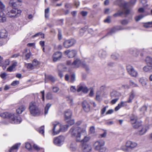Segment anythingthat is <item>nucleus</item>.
Returning a JSON list of instances; mask_svg holds the SVG:
<instances>
[{"label": "nucleus", "instance_id": "nucleus-1", "mask_svg": "<svg viewBox=\"0 0 152 152\" xmlns=\"http://www.w3.org/2000/svg\"><path fill=\"white\" fill-rule=\"evenodd\" d=\"M69 132L72 136L75 137L77 142H86L90 139L89 137L86 136V132L85 128L73 126L70 129Z\"/></svg>", "mask_w": 152, "mask_h": 152}, {"label": "nucleus", "instance_id": "nucleus-2", "mask_svg": "<svg viewBox=\"0 0 152 152\" xmlns=\"http://www.w3.org/2000/svg\"><path fill=\"white\" fill-rule=\"evenodd\" d=\"M29 108L31 113L33 115H38L39 114V110L35 102H31L29 104Z\"/></svg>", "mask_w": 152, "mask_h": 152}, {"label": "nucleus", "instance_id": "nucleus-3", "mask_svg": "<svg viewBox=\"0 0 152 152\" xmlns=\"http://www.w3.org/2000/svg\"><path fill=\"white\" fill-rule=\"evenodd\" d=\"M22 11L17 8H12L7 13L8 16L10 18H16L19 16L20 15Z\"/></svg>", "mask_w": 152, "mask_h": 152}, {"label": "nucleus", "instance_id": "nucleus-4", "mask_svg": "<svg viewBox=\"0 0 152 152\" xmlns=\"http://www.w3.org/2000/svg\"><path fill=\"white\" fill-rule=\"evenodd\" d=\"M53 128L52 134L55 135L58 134L61 132V127L60 124L58 122H53Z\"/></svg>", "mask_w": 152, "mask_h": 152}, {"label": "nucleus", "instance_id": "nucleus-5", "mask_svg": "<svg viewBox=\"0 0 152 152\" xmlns=\"http://www.w3.org/2000/svg\"><path fill=\"white\" fill-rule=\"evenodd\" d=\"M10 122L13 124H19L21 121V119L19 116L14 114H11L10 117Z\"/></svg>", "mask_w": 152, "mask_h": 152}, {"label": "nucleus", "instance_id": "nucleus-6", "mask_svg": "<svg viewBox=\"0 0 152 152\" xmlns=\"http://www.w3.org/2000/svg\"><path fill=\"white\" fill-rule=\"evenodd\" d=\"M5 6L0 1V22L3 23L6 20V18L5 15L3 12Z\"/></svg>", "mask_w": 152, "mask_h": 152}, {"label": "nucleus", "instance_id": "nucleus-7", "mask_svg": "<svg viewBox=\"0 0 152 152\" xmlns=\"http://www.w3.org/2000/svg\"><path fill=\"white\" fill-rule=\"evenodd\" d=\"M64 140V137L60 135L54 138L53 142L55 145L58 146H61L63 144Z\"/></svg>", "mask_w": 152, "mask_h": 152}, {"label": "nucleus", "instance_id": "nucleus-8", "mask_svg": "<svg viewBox=\"0 0 152 152\" xmlns=\"http://www.w3.org/2000/svg\"><path fill=\"white\" fill-rule=\"evenodd\" d=\"M105 144L104 141L101 140L96 141L94 144L95 149L96 150H100L103 148Z\"/></svg>", "mask_w": 152, "mask_h": 152}, {"label": "nucleus", "instance_id": "nucleus-9", "mask_svg": "<svg viewBox=\"0 0 152 152\" xmlns=\"http://www.w3.org/2000/svg\"><path fill=\"white\" fill-rule=\"evenodd\" d=\"M128 73L132 76L136 77L138 75L137 72L131 65H128L126 67Z\"/></svg>", "mask_w": 152, "mask_h": 152}, {"label": "nucleus", "instance_id": "nucleus-10", "mask_svg": "<svg viewBox=\"0 0 152 152\" xmlns=\"http://www.w3.org/2000/svg\"><path fill=\"white\" fill-rule=\"evenodd\" d=\"M126 146L128 148L133 149L137 147V144L133 141H127L126 143Z\"/></svg>", "mask_w": 152, "mask_h": 152}, {"label": "nucleus", "instance_id": "nucleus-11", "mask_svg": "<svg viewBox=\"0 0 152 152\" xmlns=\"http://www.w3.org/2000/svg\"><path fill=\"white\" fill-rule=\"evenodd\" d=\"M75 43L76 40L74 39H72L66 40L64 42L63 44L65 48H68L71 47Z\"/></svg>", "mask_w": 152, "mask_h": 152}, {"label": "nucleus", "instance_id": "nucleus-12", "mask_svg": "<svg viewBox=\"0 0 152 152\" xmlns=\"http://www.w3.org/2000/svg\"><path fill=\"white\" fill-rule=\"evenodd\" d=\"M21 1L20 0H10L9 4L13 7H19L21 5Z\"/></svg>", "mask_w": 152, "mask_h": 152}, {"label": "nucleus", "instance_id": "nucleus-13", "mask_svg": "<svg viewBox=\"0 0 152 152\" xmlns=\"http://www.w3.org/2000/svg\"><path fill=\"white\" fill-rule=\"evenodd\" d=\"M141 129L138 131V133L140 135H142L145 134L147 130L149 129V125H146L143 126H141Z\"/></svg>", "mask_w": 152, "mask_h": 152}, {"label": "nucleus", "instance_id": "nucleus-14", "mask_svg": "<svg viewBox=\"0 0 152 152\" xmlns=\"http://www.w3.org/2000/svg\"><path fill=\"white\" fill-rule=\"evenodd\" d=\"M62 56V53L60 52H57L55 53L53 56V60L56 62L59 60Z\"/></svg>", "mask_w": 152, "mask_h": 152}, {"label": "nucleus", "instance_id": "nucleus-15", "mask_svg": "<svg viewBox=\"0 0 152 152\" xmlns=\"http://www.w3.org/2000/svg\"><path fill=\"white\" fill-rule=\"evenodd\" d=\"M82 107L83 110L85 112H88L90 111V105L86 101H83L82 103Z\"/></svg>", "mask_w": 152, "mask_h": 152}, {"label": "nucleus", "instance_id": "nucleus-16", "mask_svg": "<svg viewBox=\"0 0 152 152\" xmlns=\"http://www.w3.org/2000/svg\"><path fill=\"white\" fill-rule=\"evenodd\" d=\"M49 80L52 82L54 83L56 80L55 78L53 76L51 75H47L45 74V83L48 82V80Z\"/></svg>", "mask_w": 152, "mask_h": 152}, {"label": "nucleus", "instance_id": "nucleus-17", "mask_svg": "<svg viewBox=\"0 0 152 152\" xmlns=\"http://www.w3.org/2000/svg\"><path fill=\"white\" fill-rule=\"evenodd\" d=\"M91 146L88 144H83L82 149L84 152H89L91 150Z\"/></svg>", "mask_w": 152, "mask_h": 152}, {"label": "nucleus", "instance_id": "nucleus-18", "mask_svg": "<svg viewBox=\"0 0 152 152\" xmlns=\"http://www.w3.org/2000/svg\"><path fill=\"white\" fill-rule=\"evenodd\" d=\"M81 61L79 58L75 60L72 64V67L74 68L78 67L81 64Z\"/></svg>", "mask_w": 152, "mask_h": 152}, {"label": "nucleus", "instance_id": "nucleus-19", "mask_svg": "<svg viewBox=\"0 0 152 152\" xmlns=\"http://www.w3.org/2000/svg\"><path fill=\"white\" fill-rule=\"evenodd\" d=\"M65 53L68 55L69 58H72L74 57L76 54V51L74 50L70 51L68 50L64 52Z\"/></svg>", "mask_w": 152, "mask_h": 152}, {"label": "nucleus", "instance_id": "nucleus-20", "mask_svg": "<svg viewBox=\"0 0 152 152\" xmlns=\"http://www.w3.org/2000/svg\"><path fill=\"white\" fill-rule=\"evenodd\" d=\"M129 4L127 3H124L122 5V7L124 9L123 11L124 14L126 15L129 14L130 12V10L129 9H127L129 7Z\"/></svg>", "mask_w": 152, "mask_h": 152}, {"label": "nucleus", "instance_id": "nucleus-21", "mask_svg": "<svg viewBox=\"0 0 152 152\" xmlns=\"http://www.w3.org/2000/svg\"><path fill=\"white\" fill-rule=\"evenodd\" d=\"M8 36L7 31L5 29L0 31V38H5Z\"/></svg>", "mask_w": 152, "mask_h": 152}, {"label": "nucleus", "instance_id": "nucleus-22", "mask_svg": "<svg viewBox=\"0 0 152 152\" xmlns=\"http://www.w3.org/2000/svg\"><path fill=\"white\" fill-rule=\"evenodd\" d=\"M17 62L16 61H13L12 65L7 69V70L9 72H11L13 69L17 66Z\"/></svg>", "mask_w": 152, "mask_h": 152}, {"label": "nucleus", "instance_id": "nucleus-23", "mask_svg": "<svg viewBox=\"0 0 152 152\" xmlns=\"http://www.w3.org/2000/svg\"><path fill=\"white\" fill-rule=\"evenodd\" d=\"M77 91L78 92H79L82 91L84 93H86L88 91V89L86 86H80L78 88Z\"/></svg>", "mask_w": 152, "mask_h": 152}, {"label": "nucleus", "instance_id": "nucleus-24", "mask_svg": "<svg viewBox=\"0 0 152 152\" xmlns=\"http://www.w3.org/2000/svg\"><path fill=\"white\" fill-rule=\"evenodd\" d=\"M135 95V93L134 91H132L129 94V96L127 100L128 103H131L134 99Z\"/></svg>", "mask_w": 152, "mask_h": 152}, {"label": "nucleus", "instance_id": "nucleus-25", "mask_svg": "<svg viewBox=\"0 0 152 152\" xmlns=\"http://www.w3.org/2000/svg\"><path fill=\"white\" fill-rule=\"evenodd\" d=\"M99 55L101 58H105L107 55L106 52L105 51L102 50H101L99 52Z\"/></svg>", "mask_w": 152, "mask_h": 152}, {"label": "nucleus", "instance_id": "nucleus-26", "mask_svg": "<svg viewBox=\"0 0 152 152\" xmlns=\"http://www.w3.org/2000/svg\"><path fill=\"white\" fill-rule=\"evenodd\" d=\"M72 113L71 111L70 110H68L65 112V118L66 119H68L70 118L71 117Z\"/></svg>", "mask_w": 152, "mask_h": 152}, {"label": "nucleus", "instance_id": "nucleus-27", "mask_svg": "<svg viewBox=\"0 0 152 152\" xmlns=\"http://www.w3.org/2000/svg\"><path fill=\"white\" fill-rule=\"evenodd\" d=\"M120 95V94L118 92L115 91H113L110 94V96L112 98H119Z\"/></svg>", "mask_w": 152, "mask_h": 152}, {"label": "nucleus", "instance_id": "nucleus-28", "mask_svg": "<svg viewBox=\"0 0 152 152\" xmlns=\"http://www.w3.org/2000/svg\"><path fill=\"white\" fill-rule=\"evenodd\" d=\"M26 107L23 105H22L16 109V112L19 114H21L25 109Z\"/></svg>", "mask_w": 152, "mask_h": 152}, {"label": "nucleus", "instance_id": "nucleus-29", "mask_svg": "<svg viewBox=\"0 0 152 152\" xmlns=\"http://www.w3.org/2000/svg\"><path fill=\"white\" fill-rule=\"evenodd\" d=\"M12 114L9 113L7 112H4L1 113L0 114V116L2 117L5 118H10V117Z\"/></svg>", "mask_w": 152, "mask_h": 152}, {"label": "nucleus", "instance_id": "nucleus-30", "mask_svg": "<svg viewBox=\"0 0 152 152\" xmlns=\"http://www.w3.org/2000/svg\"><path fill=\"white\" fill-rule=\"evenodd\" d=\"M143 70L145 72H152V67H150V66H145L143 68Z\"/></svg>", "mask_w": 152, "mask_h": 152}, {"label": "nucleus", "instance_id": "nucleus-31", "mask_svg": "<svg viewBox=\"0 0 152 152\" xmlns=\"http://www.w3.org/2000/svg\"><path fill=\"white\" fill-rule=\"evenodd\" d=\"M139 81L142 86H145L147 83V80L146 79L144 78L143 77L140 78L139 79Z\"/></svg>", "mask_w": 152, "mask_h": 152}, {"label": "nucleus", "instance_id": "nucleus-32", "mask_svg": "<svg viewBox=\"0 0 152 152\" xmlns=\"http://www.w3.org/2000/svg\"><path fill=\"white\" fill-rule=\"evenodd\" d=\"M133 124V126L135 129H137L141 127L142 125L141 122L139 121H137Z\"/></svg>", "mask_w": 152, "mask_h": 152}, {"label": "nucleus", "instance_id": "nucleus-33", "mask_svg": "<svg viewBox=\"0 0 152 152\" xmlns=\"http://www.w3.org/2000/svg\"><path fill=\"white\" fill-rule=\"evenodd\" d=\"M130 121L131 123L133 124L137 122V117L134 115H132L130 118Z\"/></svg>", "mask_w": 152, "mask_h": 152}, {"label": "nucleus", "instance_id": "nucleus-34", "mask_svg": "<svg viewBox=\"0 0 152 152\" xmlns=\"http://www.w3.org/2000/svg\"><path fill=\"white\" fill-rule=\"evenodd\" d=\"M129 53L135 56H137L139 53L136 50H134L132 48L130 49L129 50Z\"/></svg>", "mask_w": 152, "mask_h": 152}, {"label": "nucleus", "instance_id": "nucleus-35", "mask_svg": "<svg viewBox=\"0 0 152 152\" xmlns=\"http://www.w3.org/2000/svg\"><path fill=\"white\" fill-rule=\"evenodd\" d=\"M51 106V104L50 103H48L47 104L45 109V114L46 115L48 114V110L49 108Z\"/></svg>", "mask_w": 152, "mask_h": 152}, {"label": "nucleus", "instance_id": "nucleus-36", "mask_svg": "<svg viewBox=\"0 0 152 152\" xmlns=\"http://www.w3.org/2000/svg\"><path fill=\"white\" fill-rule=\"evenodd\" d=\"M69 127V125H65L61 126V132H65L66 131Z\"/></svg>", "mask_w": 152, "mask_h": 152}, {"label": "nucleus", "instance_id": "nucleus-37", "mask_svg": "<svg viewBox=\"0 0 152 152\" xmlns=\"http://www.w3.org/2000/svg\"><path fill=\"white\" fill-rule=\"evenodd\" d=\"M32 56V53L29 51L28 53H26L25 54V59L28 60Z\"/></svg>", "mask_w": 152, "mask_h": 152}, {"label": "nucleus", "instance_id": "nucleus-38", "mask_svg": "<svg viewBox=\"0 0 152 152\" xmlns=\"http://www.w3.org/2000/svg\"><path fill=\"white\" fill-rule=\"evenodd\" d=\"M46 98L48 99H52L53 98L52 94L50 92L48 93L46 95Z\"/></svg>", "mask_w": 152, "mask_h": 152}, {"label": "nucleus", "instance_id": "nucleus-39", "mask_svg": "<svg viewBox=\"0 0 152 152\" xmlns=\"http://www.w3.org/2000/svg\"><path fill=\"white\" fill-rule=\"evenodd\" d=\"M117 31L115 27H113L111 29L110 31L108 33L107 35H111Z\"/></svg>", "mask_w": 152, "mask_h": 152}, {"label": "nucleus", "instance_id": "nucleus-40", "mask_svg": "<svg viewBox=\"0 0 152 152\" xmlns=\"http://www.w3.org/2000/svg\"><path fill=\"white\" fill-rule=\"evenodd\" d=\"M45 127L44 126H41L39 129V132L41 134L43 135H44V132H45Z\"/></svg>", "mask_w": 152, "mask_h": 152}, {"label": "nucleus", "instance_id": "nucleus-41", "mask_svg": "<svg viewBox=\"0 0 152 152\" xmlns=\"http://www.w3.org/2000/svg\"><path fill=\"white\" fill-rule=\"evenodd\" d=\"M49 8H48L45 10V17L48 18L49 16Z\"/></svg>", "mask_w": 152, "mask_h": 152}, {"label": "nucleus", "instance_id": "nucleus-42", "mask_svg": "<svg viewBox=\"0 0 152 152\" xmlns=\"http://www.w3.org/2000/svg\"><path fill=\"white\" fill-rule=\"evenodd\" d=\"M119 57V54L116 53H113L111 55V58L114 59H118Z\"/></svg>", "mask_w": 152, "mask_h": 152}, {"label": "nucleus", "instance_id": "nucleus-43", "mask_svg": "<svg viewBox=\"0 0 152 152\" xmlns=\"http://www.w3.org/2000/svg\"><path fill=\"white\" fill-rule=\"evenodd\" d=\"M147 107L146 106H143L141 107L140 109V111L142 113H144L145 112L146 110Z\"/></svg>", "mask_w": 152, "mask_h": 152}, {"label": "nucleus", "instance_id": "nucleus-44", "mask_svg": "<svg viewBox=\"0 0 152 152\" xmlns=\"http://www.w3.org/2000/svg\"><path fill=\"white\" fill-rule=\"evenodd\" d=\"M123 14H124V12L123 11H119L118 12L114 14L113 15V16L114 17H117L118 16H120Z\"/></svg>", "mask_w": 152, "mask_h": 152}, {"label": "nucleus", "instance_id": "nucleus-45", "mask_svg": "<svg viewBox=\"0 0 152 152\" xmlns=\"http://www.w3.org/2000/svg\"><path fill=\"white\" fill-rule=\"evenodd\" d=\"M129 21L126 19H124L121 21V23L123 25H126L129 23Z\"/></svg>", "mask_w": 152, "mask_h": 152}, {"label": "nucleus", "instance_id": "nucleus-46", "mask_svg": "<svg viewBox=\"0 0 152 152\" xmlns=\"http://www.w3.org/2000/svg\"><path fill=\"white\" fill-rule=\"evenodd\" d=\"M144 16L141 14L136 17L135 18V19L137 21H138L142 18Z\"/></svg>", "mask_w": 152, "mask_h": 152}, {"label": "nucleus", "instance_id": "nucleus-47", "mask_svg": "<svg viewBox=\"0 0 152 152\" xmlns=\"http://www.w3.org/2000/svg\"><path fill=\"white\" fill-rule=\"evenodd\" d=\"M53 91L54 93H57L59 90V88L58 87L56 86H53L52 87Z\"/></svg>", "mask_w": 152, "mask_h": 152}, {"label": "nucleus", "instance_id": "nucleus-48", "mask_svg": "<svg viewBox=\"0 0 152 152\" xmlns=\"http://www.w3.org/2000/svg\"><path fill=\"white\" fill-rule=\"evenodd\" d=\"M75 80V74H72L71 76L70 82L73 83Z\"/></svg>", "mask_w": 152, "mask_h": 152}, {"label": "nucleus", "instance_id": "nucleus-49", "mask_svg": "<svg viewBox=\"0 0 152 152\" xmlns=\"http://www.w3.org/2000/svg\"><path fill=\"white\" fill-rule=\"evenodd\" d=\"M26 148L29 150L31 149V144L28 142L26 143Z\"/></svg>", "mask_w": 152, "mask_h": 152}, {"label": "nucleus", "instance_id": "nucleus-50", "mask_svg": "<svg viewBox=\"0 0 152 152\" xmlns=\"http://www.w3.org/2000/svg\"><path fill=\"white\" fill-rule=\"evenodd\" d=\"M129 83L130 85L132 86L133 87H136L138 86L137 85V84L135 83L132 80L130 81Z\"/></svg>", "mask_w": 152, "mask_h": 152}, {"label": "nucleus", "instance_id": "nucleus-51", "mask_svg": "<svg viewBox=\"0 0 152 152\" xmlns=\"http://www.w3.org/2000/svg\"><path fill=\"white\" fill-rule=\"evenodd\" d=\"M86 31L85 29L84 28H82L80 29L79 31V33L80 36H83L85 31Z\"/></svg>", "mask_w": 152, "mask_h": 152}, {"label": "nucleus", "instance_id": "nucleus-52", "mask_svg": "<svg viewBox=\"0 0 152 152\" xmlns=\"http://www.w3.org/2000/svg\"><path fill=\"white\" fill-rule=\"evenodd\" d=\"M27 67L28 69H32L33 68L34 66L33 64L31 63H28L27 64Z\"/></svg>", "mask_w": 152, "mask_h": 152}, {"label": "nucleus", "instance_id": "nucleus-53", "mask_svg": "<svg viewBox=\"0 0 152 152\" xmlns=\"http://www.w3.org/2000/svg\"><path fill=\"white\" fill-rule=\"evenodd\" d=\"M115 27L117 31L119 30H123L125 29L122 26H118Z\"/></svg>", "mask_w": 152, "mask_h": 152}, {"label": "nucleus", "instance_id": "nucleus-54", "mask_svg": "<svg viewBox=\"0 0 152 152\" xmlns=\"http://www.w3.org/2000/svg\"><path fill=\"white\" fill-rule=\"evenodd\" d=\"M19 82L18 81H14L11 83V85L13 86H15L19 84Z\"/></svg>", "mask_w": 152, "mask_h": 152}, {"label": "nucleus", "instance_id": "nucleus-55", "mask_svg": "<svg viewBox=\"0 0 152 152\" xmlns=\"http://www.w3.org/2000/svg\"><path fill=\"white\" fill-rule=\"evenodd\" d=\"M58 39L59 40H61L62 38V35L61 34V31L59 30H58Z\"/></svg>", "mask_w": 152, "mask_h": 152}, {"label": "nucleus", "instance_id": "nucleus-56", "mask_svg": "<svg viewBox=\"0 0 152 152\" xmlns=\"http://www.w3.org/2000/svg\"><path fill=\"white\" fill-rule=\"evenodd\" d=\"M122 107L120 103L118 104V105L115 108V110L117 111Z\"/></svg>", "mask_w": 152, "mask_h": 152}, {"label": "nucleus", "instance_id": "nucleus-57", "mask_svg": "<svg viewBox=\"0 0 152 152\" xmlns=\"http://www.w3.org/2000/svg\"><path fill=\"white\" fill-rule=\"evenodd\" d=\"M75 123L74 121V120H71L69 121H67L68 125L69 126H71L73 124Z\"/></svg>", "mask_w": 152, "mask_h": 152}, {"label": "nucleus", "instance_id": "nucleus-58", "mask_svg": "<svg viewBox=\"0 0 152 152\" xmlns=\"http://www.w3.org/2000/svg\"><path fill=\"white\" fill-rule=\"evenodd\" d=\"M105 23H110V17H108L107 18L104 20Z\"/></svg>", "mask_w": 152, "mask_h": 152}, {"label": "nucleus", "instance_id": "nucleus-59", "mask_svg": "<svg viewBox=\"0 0 152 152\" xmlns=\"http://www.w3.org/2000/svg\"><path fill=\"white\" fill-rule=\"evenodd\" d=\"M127 103H128L127 101L125 102L121 101L120 103L122 107L126 106Z\"/></svg>", "mask_w": 152, "mask_h": 152}, {"label": "nucleus", "instance_id": "nucleus-60", "mask_svg": "<svg viewBox=\"0 0 152 152\" xmlns=\"http://www.w3.org/2000/svg\"><path fill=\"white\" fill-rule=\"evenodd\" d=\"M32 63L33 66H36L38 64V62L36 59H34Z\"/></svg>", "mask_w": 152, "mask_h": 152}, {"label": "nucleus", "instance_id": "nucleus-61", "mask_svg": "<svg viewBox=\"0 0 152 152\" xmlns=\"http://www.w3.org/2000/svg\"><path fill=\"white\" fill-rule=\"evenodd\" d=\"M90 131L91 133H94L95 132L94 127L93 126L91 127L90 129Z\"/></svg>", "mask_w": 152, "mask_h": 152}, {"label": "nucleus", "instance_id": "nucleus-62", "mask_svg": "<svg viewBox=\"0 0 152 152\" xmlns=\"http://www.w3.org/2000/svg\"><path fill=\"white\" fill-rule=\"evenodd\" d=\"M106 108L107 107H105L101 109V113L103 115L104 113L106 110Z\"/></svg>", "mask_w": 152, "mask_h": 152}, {"label": "nucleus", "instance_id": "nucleus-63", "mask_svg": "<svg viewBox=\"0 0 152 152\" xmlns=\"http://www.w3.org/2000/svg\"><path fill=\"white\" fill-rule=\"evenodd\" d=\"M81 14L83 16H85L87 15L88 13L87 12L82 11L81 12Z\"/></svg>", "mask_w": 152, "mask_h": 152}, {"label": "nucleus", "instance_id": "nucleus-64", "mask_svg": "<svg viewBox=\"0 0 152 152\" xmlns=\"http://www.w3.org/2000/svg\"><path fill=\"white\" fill-rule=\"evenodd\" d=\"M96 99L98 101H100V95L99 94H98L97 93L96 94Z\"/></svg>", "mask_w": 152, "mask_h": 152}]
</instances>
